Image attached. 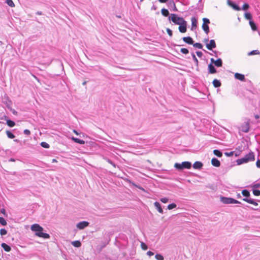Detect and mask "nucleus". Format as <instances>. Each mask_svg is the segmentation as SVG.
Listing matches in <instances>:
<instances>
[{"label":"nucleus","instance_id":"1","mask_svg":"<svg viewBox=\"0 0 260 260\" xmlns=\"http://www.w3.org/2000/svg\"><path fill=\"white\" fill-rule=\"evenodd\" d=\"M30 229L32 231L35 232V235L38 237L42 238L44 239H48L50 238L48 234L43 232L44 229L39 224H33L31 225Z\"/></svg>","mask_w":260,"mask_h":260},{"label":"nucleus","instance_id":"2","mask_svg":"<svg viewBox=\"0 0 260 260\" xmlns=\"http://www.w3.org/2000/svg\"><path fill=\"white\" fill-rule=\"evenodd\" d=\"M255 159V155L253 152L250 151L249 153L247 154L244 157L238 159L236 160L238 165H240L243 164L247 163L249 161H254Z\"/></svg>","mask_w":260,"mask_h":260},{"label":"nucleus","instance_id":"3","mask_svg":"<svg viewBox=\"0 0 260 260\" xmlns=\"http://www.w3.org/2000/svg\"><path fill=\"white\" fill-rule=\"evenodd\" d=\"M242 194L245 198L242 199V200L254 206H257L258 203L256 202V200L250 198V193L248 190L247 189H243L242 191Z\"/></svg>","mask_w":260,"mask_h":260},{"label":"nucleus","instance_id":"4","mask_svg":"<svg viewBox=\"0 0 260 260\" xmlns=\"http://www.w3.org/2000/svg\"><path fill=\"white\" fill-rule=\"evenodd\" d=\"M191 163L189 161H183L182 163L176 162L174 165L175 168L178 170L181 171L184 169H189L191 167Z\"/></svg>","mask_w":260,"mask_h":260},{"label":"nucleus","instance_id":"5","mask_svg":"<svg viewBox=\"0 0 260 260\" xmlns=\"http://www.w3.org/2000/svg\"><path fill=\"white\" fill-rule=\"evenodd\" d=\"M220 201L224 204H241L242 203L233 198H229V197H225L221 196L220 198Z\"/></svg>","mask_w":260,"mask_h":260},{"label":"nucleus","instance_id":"6","mask_svg":"<svg viewBox=\"0 0 260 260\" xmlns=\"http://www.w3.org/2000/svg\"><path fill=\"white\" fill-rule=\"evenodd\" d=\"M169 20H171L175 24L177 25L185 21L182 17H179L176 14H171L169 17Z\"/></svg>","mask_w":260,"mask_h":260},{"label":"nucleus","instance_id":"7","mask_svg":"<svg viewBox=\"0 0 260 260\" xmlns=\"http://www.w3.org/2000/svg\"><path fill=\"white\" fill-rule=\"evenodd\" d=\"M203 21L202 29L206 34H208L210 31L209 24L210 23V21L208 18H203Z\"/></svg>","mask_w":260,"mask_h":260},{"label":"nucleus","instance_id":"8","mask_svg":"<svg viewBox=\"0 0 260 260\" xmlns=\"http://www.w3.org/2000/svg\"><path fill=\"white\" fill-rule=\"evenodd\" d=\"M178 29L181 33H184L187 30V22L185 20L179 24Z\"/></svg>","mask_w":260,"mask_h":260},{"label":"nucleus","instance_id":"9","mask_svg":"<svg viewBox=\"0 0 260 260\" xmlns=\"http://www.w3.org/2000/svg\"><path fill=\"white\" fill-rule=\"evenodd\" d=\"M206 46L207 48L209 50H212L213 49L216 47V44L214 40H210L209 43L206 44Z\"/></svg>","mask_w":260,"mask_h":260},{"label":"nucleus","instance_id":"10","mask_svg":"<svg viewBox=\"0 0 260 260\" xmlns=\"http://www.w3.org/2000/svg\"><path fill=\"white\" fill-rule=\"evenodd\" d=\"M249 129V120L245 122L240 127L241 131L244 133H247Z\"/></svg>","mask_w":260,"mask_h":260},{"label":"nucleus","instance_id":"11","mask_svg":"<svg viewBox=\"0 0 260 260\" xmlns=\"http://www.w3.org/2000/svg\"><path fill=\"white\" fill-rule=\"evenodd\" d=\"M89 225V222L86 221L79 222L77 224V228L80 230H83Z\"/></svg>","mask_w":260,"mask_h":260},{"label":"nucleus","instance_id":"12","mask_svg":"<svg viewBox=\"0 0 260 260\" xmlns=\"http://www.w3.org/2000/svg\"><path fill=\"white\" fill-rule=\"evenodd\" d=\"M208 73L210 74H213L217 73V70L215 68V67L212 64V63H210L208 66Z\"/></svg>","mask_w":260,"mask_h":260},{"label":"nucleus","instance_id":"13","mask_svg":"<svg viewBox=\"0 0 260 260\" xmlns=\"http://www.w3.org/2000/svg\"><path fill=\"white\" fill-rule=\"evenodd\" d=\"M168 6L170 9L171 10H172L174 12L178 11V10L176 7L175 4L173 1H171L168 3Z\"/></svg>","mask_w":260,"mask_h":260},{"label":"nucleus","instance_id":"14","mask_svg":"<svg viewBox=\"0 0 260 260\" xmlns=\"http://www.w3.org/2000/svg\"><path fill=\"white\" fill-rule=\"evenodd\" d=\"M228 3L235 10L239 11L241 10V8H240V7L238 5H237L235 3H234L232 1H231L230 0H228Z\"/></svg>","mask_w":260,"mask_h":260},{"label":"nucleus","instance_id":"15","mask_svg":"<svg viewBox=\"0 0 260 260\" xmlns=\"http://www.w3.org/2000/svg\"><path fill=\"white\" fill-rule=\"evenodd\" d=\"M182 40L185 43L189 45H192L194 43L192 38L189 36L184 37L182 38Z\"/></svg>","mask_w":260,"mask_h":260},{"label":"nucleus","instance_id":"16","mask_svg":"<svg viewBox=\"0 0 260 260\" xmlns=\"http://www.w3.org/2000/svg\"><path fill=\"white\" fill-rule=\"evenodd\" d=\"M191 30H193L195 29L197 27L198 21L197 18L195 17H192L191 19Z\"/></svg>","mask_w":260,"mask_h":260},{"label":"nucleus","instance_id":"17","mask_svg":"<svg viewBox=\"0 0 260 260\" xmlns=\"http://www.w3.org/2000/svg\"><path fill=\"white\" fill-rule=\"evenodd\" d=\"M203 164L202 162L199 161H196L192 165L193 168L194 169L200 170L202 168Z\"/></svg>","mask_w":260,"mask_h":260},{"label":"nucleus","instance_id":"18","mask_svg":"<svg viewBox=\"0 0 260 260\" xmlns=\"http://www.w3.org/2000/svg\"><path fill=\"white\" fill-rule=\"evenodd\" d=\"M211 164L214 167H219L220 166V162L217 158L213 157L211 159Z\"/></svg>","mask_w":260,"mask_h":260},{"label":"nucleus","instance_id":"19","mask_svg":"<svg viewBox=\"0 0 260 260\" xmlns=\"http://www.w3.org/2000/svg\"><path fill=\"white\" fill-rule=\"evenodd\" d=\"M234 76L236 79H238L241 81H244L245 80L244 75L240 73H235Z\"/></svg>","mask_w":260,"mask_h":260},{"label":"nucleus","instance_id":"20","mask_svg":"<svg viewBox=\"0 0 260 260\" xmlns=\"http://www.w3.org/2000/svg\"><path fill=\"white\" fill-rule=\"evenodd\" d=\"M154 205L158 212H159L160 213H163V210L161 208L160 204L159 202L157 201L155 202Z\"/></svg>","mask_w":260,"mask_h":260},{"label":"nucleus","instance_id":"21","mask_svg":"<svg viewBox=\"0 0 260 260\" xmlns=\"http://www.w3.org/2000/svg\"><path fill=\"white\" fill-rule=\"evenodd\" d=\"M1 246L6 252H10L11 250V247L5 243H2Z\"/></svg>","mask_w":260,"mask_h":260},{"label":"nucleus","instance_id":"22","mask_svg":"<svg viewBox=\"0 0 260 260\" xmlns=\"http://www.w3.org/2000/svg\"><path fill=\"white\" fill-rule=\"evenodd\" d=\"M212 83L215 88L219 87L221 85L220 81L216 79L213 80Z\"/></svg>","mask_w":260,"mask_h":260},{"label":"nucleus","instance_id":"23","mask_svg":"<svg viewBox=\"0 0 260 260\" xmlns=\"http://www.w3.org/2000/svg\"><path fill=\"white\" fill-rule=\"evenodd\" d=\"M72 140L75 143H78L80 144H85V141L84 140L79 139L78 138H75L74 137H73L72 138Z\"/></svg>","mask_w":260,"mask_h":260},{"label":"nucleus","instance_id":"24","mask_svg":"<svg viewBox=\"0 0 260 260\" xmlns=\"http://www.w3.org/2000/svg\"><path fill=\"white\" fill-rule=\"evenodd\" d=\"M215 66L217 67H221L222 66V60L220 58H218L217 60H215Z\"/></svg>","mask_w":260,"mask_h":260},{"label":"nucleus","instance_id":"25","mask_svg":"<svg viewBox=\"0 0 260 260\" xmlns=\"http://www.w3.org/2000/svg\"><path fill=\"white\" fill-rule=\"evenodd\" d=\"M248 56L254 55H260V51L258 50H253L248 53Z\"/></svg>","mask_w":260,"mask_h":260},{"label":"nucleus","instance_id":"26","mask_svg":"<svg viewBox=\"0 0 260 260\" xmlns=\"http://www.w3.org/2000/svg\"><path fill=\"white\" fill-rule=\"evenodd\" d=\"M5 119H6V121H7V124L9 126H10V127H13V126H15V122L14 121H13V120H11V119H7L6 118Z\"/></svg>","mask_w":260,"mask_h":260},{"label":"nucleus","instance_id":"27","mask_svg":"<svg viewBox=\"0 0 260 260\" xmlns=\"http://www.w3.org/2000/svg\"><path fill=\"white\" fill-rule=\"evenodd\" d=\"M161 14L165 17H167L169 15V12L168 10L165 8H162L161 9Z\"/></svg>","mask_w":260,"mask_h":260},{"label":"nucleus","instance_id":"28","mask_svg":"<svg viewBox=\"0 0 260 260\" xmlns=\"http://www.w3.org/2000/svg\"><path fill=\"white\" fill-rule=\"evenodd\" d=\"M213 153L214 155H215L216 156L219 157H220L222 156V152L219 150H218V149H215L213 150Z\"/></svg>","mask_w":260,"mask_h":260},{"label":"nucleus","instance_id":"29","mask_svg":"<svg viewBox=\"0 0 260 260\" xmlns=\"http://www.w3.org/2000/svg\"><path fill=\"white\" fill-rule=\"evenodd\" d=\"M72 244L75 247H80L81 246V243L79 240L73 241Z\"/></svg>","mask_w":260,"mask_h":260},{"label":"nucleus","instance_id":"30","mask_svg":"<svg viewBox=\"0 0 260 260\" xmlns=\"http://www.w3.org/2000/svg\"><path fill=\"white\" fill-rule=\"evenodd\" d=\"M249 24L251 26V29L253 30H256L257 29V26H256V24L254 23V21H252V20H250L249 21Z\"/></svg>","mask_w":260,"mask_h":260},{"label":"nucleus","instance_id":"31","mask_svg":"<svg viewBox=\"0 0 260 260\" xmlns=\"http://www.w3.org/2000/svg\"><path fill=\"white\" fill-rule=\"evenodd\" d=\"M6 134L7 137L10 139H13L15 137L14 134L10 131H7L6 132Z\"/></svg>","mask_w":260,"mask_h":260},{"label":"nucleus","instance_id":"32","mask_svg":"<svg viewBox=\"0 0 260 260\" xmlns=\"http://www.w3.org/2000/svg\"><path fill=\"white\" fill-rule=\"evenodd\" d=\"M191 56H192L193 60L194 61V62L196 63V66L198 67L199 61L193 52L191 53Z\"/></svg>","mask_w":260,"mask_h":260},{"label":"nucleus","instance_id":"33","mask_svg":"<svg viewBox=\"0 0 260 260\" xmlns=\"http://www.w3.org/2000/svg\"><path fill=\"white\" fill-rule=\"evenodd\" d=\"M104 159L106 161H107L108 163L112 165L114 168H116V164L114 162H113L111 159H110L109 158H108V157H104Z\"/></svg>","mask_w":260,"mask_h":260},{"label":"nucleus","instance_id":"34","mask_svg":"<svg viewBox=\"0 0 260 260\" xmlns=\"http://www.w3.org/2000/svg\"><path fill=\"white\" fill-rule=\"evenodd\" d=\"M193 47L197 48H198V49H202L203 48V45L201 43H193Z\"/></svg>","mask_w":260,"mask_h":260},{"label":"nucleus","instance_id":"35","mask_svg":"<svg viewBox=\"0 0 260 260\" xmlns=\"http://www.w3.org/2000/svg\"><path fill=\"white\" fill-rule=\"evenodd\" d=\"M177 205L175 203H172L170 204H169L167 207V209L168 210H172L174 208H175L176 207Z\"/></svg>","mask_w":260,"mask_h":260},{"label":"nucleus","instance_id":"36","mask_svg":"<svg viewBox=\"0 0 260 260\" xmlns=\"http://www.w3.org/2000/svg\"><path fill=\"white\" fill-rule=\"evenodd\" d=\"M40 145L42 147H43L44 148H49L50 147V145H49V144H48L47 143H46L45 142H41Z\"/></svg>","mask_w":260,"mask_h":260},{"label":"nucleus","instance_id":"37","mask_svg":"<svg viewBox=\"0 0 260 260\" xmlns=\"http://www.w3.org/2000/svg\"><path fill=\"white\" fill-rule=\"evenodd\" d=\"M252 193L255 196H259L260 195V190L256 189L252 190Z\"/></svg>","mask_w":260,"mask_h":260},{"label":"nucleus","instance_id":"38","mask_svg":"<svg viewBox=\"0 0 260 260\" xmlns=\"http://www.w3.org/2000/svg\"><path fill=\"white\" fill-rule=\"evenodd\" d=\"M155 257L157 260H164V257L161 254H156Z\"/></svg>","mask_w":260,"mask_h":260},{"label":"nucleus","instance_id":"39","mask_svg":"<svg viewBox=\"0 0 260 260\" xmlns=\"http://www.w3.org/2000/svg\"><path fill=\"white\" fill-rule=\"evenodd\" d=\"M0 224L2 225H6L7 224V221L3 217H0Z\"/></svg>","mask_w":260,"mask_h":260},{"label":"nucleus","instance_id":"40","mask_svg":"<svg viewBox=\"0 0 260 260\" xmlns=\"http://www.w3.org/2000/svg\"><path fill=\"white\" fill-rule=\"evenodd\" d=\"M6 3L8 5L11 7H13L15 6V5L12 0H6Z\"/></svg>","mask_w":260,"mask_h":260},{"label":"nucleus","instance_id":"41","mask_svg":"<svg viewBox=\"0 0 260 260\" xmlns=\"http://www.w3.org/2000/svg\"><path fill=\"white\" fill-rule=\"evenodd\" d=\"M180 51L182 53L187 54L189 53V51L187 48H182L181 49Z\"/></svg>","mask_w":260,"mask_h":260},{"label":"nucleus","instance_id":"42","mask_svg":"<svg viewBox=\"0 0 260 260\" xmlns=\"http://www.w3.org/2000/svg\"><path fill=\"white\" fill-rule=\"evenodd\" d=\"M7 234V231L5 229H2L0 230V234L2 236L6 235Z\"/></svg>","mask_w":260,"mask_h":260},{"label":"nucleus","instance_id":"43","mask_svg":"<svg viewBox=\"0 0 260 260\" xmlns=\"http://www.w3.org/2000/svg\"><path fill=\"white\" fill-rule=\"evenodd\" d=\"M245 17L247 19L249 20V21L251 20L252 16L250 13H245Z\"/></svg>","mask_w":260,"mask_h":260},{"label":"nucleus","instance_id":"44","mask_svg":"<svg viewBox=\"0 0 260 260\" xmlns=\"http://www.w3.org/2000/svg\"><path fill=\"white\" fill-rule=\"evenodd\" d=\"M141 247L142 249L144 250H147L148 248L147 245L143 242H141Z\"/></svg>","mask_w":260,"mask_h":260},{"label":"nucleus","instance_id":"45","mask_svg":"<svg viewBox=\"0 0 260 260\" xmlns=\"http://www.w3.org/2000/svg\"><path fill=\"white\" fill-rule=\"evenodd\" d=\"M249 8V6L248 4L245 3L242 6V9L243 10H247Z\"/></svg>","mask_w":260,"mask_h":260},{"label":"nucleus","instance_id":"46","mask_svg":"<svg viewBox=\"0 0 260 260\" xmlns=\"http://www.w3.org/2000/svg\"><path fill=\"white\" fill-rule=\"evenodd\" d=\"M234 151H231V152H225L224 153V154L226 156H228V157H230V156H232L233 155H234Z\"/></svg>","mask_w":260,"mask_h":260},{"label":"nucleus","instance_id":"47","mask_svg":"<svg viewBox=\"0 0 260 260\" xmlns=\"http://www.w3.org/2000/svg\"><path fill=\"white\" fill-rule=\"evenodd\" d=\"M160 201L163 203H166L168 202L169 199L167 198H162L160 199Z\"/></svg>","mask_w":260,"mask_h":260},{"label":"nucleus","instance_id":"48","mask_svg":"<svg viewBox=\"0 0 260 260\" xmlns=\"http://www.w3.org/2000/svg\"><path fill=\"white\" fill-rule=\"evenodd\" d=\"M166 30H167V32L168 33V34L169 35V36L172 37V35H173L172 30L171 29L169 28H167L166 29Z\"/></svg>","mask_w":260,"mask_h":260},{"label":"nucleus","instance_id":"49","mask_svg":"<svg viewBox=\"0 0 260 260\" xmlns=\"http://www.w3.org/2000/svg\"><path fill=\"white\" fill-rule=\"evenodd\" d=\"M23 133L25 134V135H29L30 134V132L29 130L27 129H26L23 132Z\"/></svg>","mask_w":260,"mask_h":260},{"label":"nucleus","instance_id":"50","mask_svg":"<svg viewBox=\"0 0 260 260\" xmlns=\"http://www.w3.org/2000/svg\"><path fill=\"white\" fill-rule=\"evenodd\" d=\"M196 54L198 55V57H201L203 55V53L201 51H197L196 52Z\"/></svg>","mask_w":260,"mask_h":260},{"label":"nucleus","instance_id":"51","mask_svg":"<svg viewBox=\"0 0 260 260\" xmlns=\"http://www.w3.org/2000/svg\"><path fill=\"white\" fill-rule=\"evenodd\" d=\"M253 188H254L255 189L256 188H258L260 187V183H256V184H254L253 185Z\"/></svg>","mask_w":260,"mask_h":260},{"label":"nucleus","instance_id":"52","mask_svg":"<svg viewBox=\"0 0 260 260\" xmlns=\"http://www.w3.org/2000/svg\"><path fill=\"white\" fill-rule=\"evenodd\" d=\"M256 166L258 168H260V159H257L256 162Z\"/></svg>","mask_w":260,"mask_h":260},{"label":"nucleus","instance_id":"53","mask_svg":"<svg viewBox=\"0 0 260 260\" xmlns=\"http://www.w3.org/2000/svg\"><path fill=\"white\" fill-rule=\"evenodd\" d=\"M147 254L149 256H152L154 255V253L151 251H147Z\"/></svg>","mask_w":260,"mask_h":260},{"label":"nucleus","instance_id":"54","mask_svg":"<svg viewBox=\"0 0 260 260\" xmlns=\"http://www.w3.org/2000/svg\"><path fill=\"white\" fill-rule=\"evenodd\" d=\"M203 4H201L198 7V9L200 11H202L203 9Z\"/></svg>","mask_w":260,"mask_h":260},{"label":"nucleus","instance_id":"55","mask_svg":"<svg viewBox=\"0 0 260 260\" xmlns=\"http://www.w3.org/2000/svg\"><path fill=\"white\" fill-rule=\"evenodd\" d=\"M133 184H134L136 187H137V188H138L139 189H141V190H144V189L142 187H141V186H139V185H136V184H135L134 183H133Z\"/></svg>","mask_w":260,"mask_h":260},{"label":"nucleus","instance_id":"56","mask_svg":"<svg viewBox=\"0 0 260 260\" xmlns=\"http://www.w3.org/2000/svg\"><path fill=\"white\" fill-rule=\"evenodd\" d=\"M1 212L4 215L6 214V210L4 208H2L1 209Z\"/></svg>","mask_w":260,"mask_h":260},{"label":"nucleus","instance_id":"57","mask_svg":"<svg viewBox=\"0 0 260 260\" xmlns=\"http://www.w3.org/2000/svg\"><path fill=\"white\" fill-rule=\"evenodd\" d=\"M210 63H212V64H213V63L214 64L215 63V60H214V59L213 58H211V59H210Z\"/></svg>","mask_w":260,"mask_h":260},{"label":"nucleus","instance_id":"58","mask_svg":"<svg viewBox=\"0 0 260 260\" xmlns=\"http://www.w3.org/2000/svg\"><path fill=\"white\" fill-rule=\"evenodd\" d=\"M158 1L161 3H166L168 0H158Z\"/></svg>","mask_w":260,"mask_h":260},{"label":"nucleus","instance_id":"59","mask_svg":"<svg viewBox=\"0 0 260 260\" xmlns=\"http://www.w3.org/2000/svg\"><path fill=\"white\" fill-rule=\"evenodd\" d=\"M36 14L39 15H43V13L41 11H37L36 12Z\"/></svg>","mask_w":260,"mask_h":260},{"label":"nucleus","instance_id":"60","mask_svg":"<svg viewBox=\"0 0 260 260\" xmlns=\"http://www.w3.org/2000/svg\"><path fill=\"white\" fill-rule=\"evenodd\" d=\"M156 9H157V7L155 5H153V6L151 8V10H156Z\"/></svg>","mask_w":260,"mask_h":260},{"label":"nucleus","instance_id":"61","mask_svg":"<svg viewBox=\"0 0 260 260\" xmlns=\"http://www.w3.org/2000/svg\"><path fill=\"white\" fill-rule=\"evenodd\" d=\"M9 161L14 162V161H15V159L14 158H10L9 159Z\"/></svg>","mask_w":260,"mask_h":260},{"label":"nucleus","instance_id":"62","mask_svg":"<svg viewBox=\"0 0 260 260\" xmlns=\"http://www.w3.org/2000/svg\"><path fill=\"white\" fill-rule=\"evenodd\" d=\"M254 117L256 119H258L259 118V115L258 114H256L255 115Z\"/></svg>","mask_w":260,"mask_h":260},{"label":"nucleus","instance_id":"63","mask_svg":"<svg viewBox=\"0 0 260 260\" xmlns=\"http://www.w3.org/2000/svg\"><path fill=\"white\" fill-rule=\"evenodd\" d=\"M204 42L206 43H208L207 42H209V39L208 38L205 39L204 40Z\"/></svg>","mask_w":260,"mask_h":260},{"label":"nucleus","instance_id":"64","mask_svg":"<svg viewBox=\"0 0 260 260\" xmlns=\"http://www.w3.org/2000/svg\"><path fill=\"white\" fill-rule=\"evenodd\" d=\"M73 132H74L76 135H79L78 132L76 130H75V129H74V130H73Z\"/></svg>","mask_w":260,"mask_h":260}]
</instances>
